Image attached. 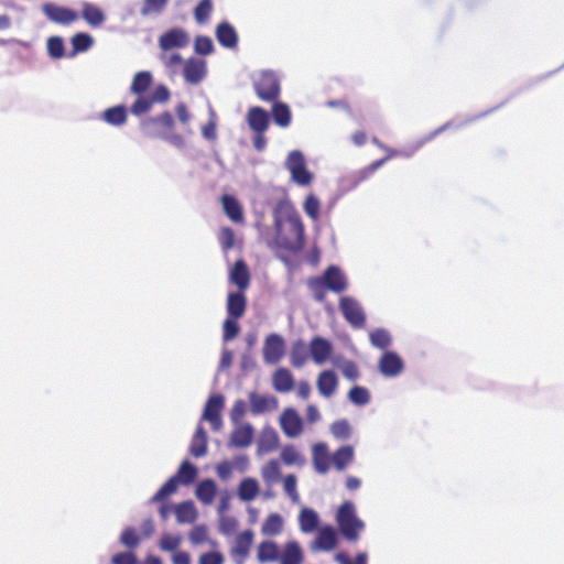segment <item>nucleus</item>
Returning <instances> with one entry per match:
<instances>
[{"label":"nucleus","mask_w":564,"mask_h":564,"mask_svg":"<svg viewBox=\"0 0 564 564\" xmlns=\"http://www.w3.org/2000/svg\"><path fill=\"white\" fill-rule=\"evenodd\" d=\"M274 237L269 247L275 251L296 254L305 245V227L295 207L279 203L273 212Z\"/></svg>","instance_id":"obj_1"},{"label":"nucleus","mask_w":564,"mask_h":564,"mask_svg":"<svg viewBox=\"0 0 564 564\" xmlns=\"http://www.w3.org/2000/svg\"><path fill=\"white\" fill-rule=\"evenodd\" d=\"M176 122L170 111L148 117L140 122L142 133L150 139H161L174 147L182 148L184 138L175 131Z\"/></svg>","instance_id":"obj_2"},{"label":"nucleus","mask_w":564,"mask_h":564,"mask_svg":"<svg viewBox=\"0 0 564 564\" xmlns=\"http://www.w3.org/2000/svg\"><path fill=\"white\" fill-rule=\"evenodd\" d=\"M337 524L340 533L348 541H357L364 522L356 517L354 503L345 501L338 509L336 516Z\"/></svg>","instance_id":"obj_3"},{"label":"nucleus","mask_w":564,"mask_h":564,"mask_svg":"<svg viewBox=\"0 0 564 564\" xmlns=\"http://www.w3.org/2000/svg\"><path fill=\"white\" fill-rule=\"evenodd\" d=\"M257 96L267 102L275 101L280 96V83L276 75L271 70L262 72L254 80Z\"/></svg>","instance_id":"obj_4"},{"label":"nucleus","mask_w":564,"mask_h":564,"mask_svg":"<svg viewBox=\"0 0 564 564\" xmlns=\"http://www.w3.org/2000/svg\"><path fill=\"white\" fill-rule=\"evenodd\" d=\"M286 169L291 178L300 186H307L313 181V174L307 170L304 155L301 151L294 150L289 153Z\"/></svg>","instance_id":"obj_5"},{"label":"nucleus","mask_w":564,"mask_h":564,"mask_svg":"<svg viewBox=\"0 0 564 564\" xmlns=\"http://www.w3.org/2000/svg\"><path fill=\"white\" fill-rule=\"evenodd\" d=\"M339 310L346 322L354 328H362L366 325V314L360 303L351 296H343L339 300Z\"/></svg>","instance_id":"obj_6"},{"label":"nucleus","mask_w":564,"mask_h":564,"mask_svg":"<svg viewBox=\"0 0 564 564\" xmlns=\"http://www.w3.org/2000/svg\"><path fill=\"white\" fill-rule=\"evenodd\" d=\"M158 43L161 51L184 48L189 44V35L182 28H172L160 35Z\"/></svg>","instance_id":"obj_7"},{"label":"nucleus","mask_w":564,"mask_h":564,"mask_svg":"<svg viewBox=\"0 0 564 564\" xmlns=\"http://www.w3.org/2000/svg\"><path fill=\"white\" fill-rule=\"evenodd\" d=\"M378 369L386 378H394L404 369L402 358L394 351H384L378 360Z\"/></svg>","instance_id":"obj_8"},{"label":"nucleus","mask_w":564,"mask_h":564,"mask_svg":"<svg viewBox=\"0 0 564 564\" xmlns=\"http://www.w3.org/2000/svg\"><path fill=\"white\" fill-rule=\"evenodd\" d=\"M253 538L254 534L251 530H245L236 536L234 546L230 551L236 564H243L246 558L249 556Z\"/></svg>","instance_id":"obj_9"},{"label":"nucleus","mask_w":564,"mask_h":564,"mask_svg":"<svg viewBox=\"0 0 564 564\" xmlns=\"http://www.w3.org/2000/svg\"><path fill=\"white\" fill-rule=\"evenodd\" d=\"M43 12L48 20L63 25H69L78 20V13L76 11L54 3L44 4Z\"/></svg>","instance_id":"obj_10"},{"label":"nucleus","mask_w":564,"mask_h":564,"mask_svg":"<svg viewBox=\"0 0 564 564\" xmlns=\"http://www.w3.org/2000/svg\"><path fill=\"white\" fill-rule=\"evenodd\" d=\"M224 406V397L221 394L212 395L204 408L203 419L212 424L214 431H219L221 427L220 412Z\"/></svg>","instance_id":"obj_11"},{"label":"nucleus","mask_w":564,"mask_h":564,"mask_svg":"<svg viewBox=\"0 0 564 564\" xmlns=\"http://www.w3.org/2000/svg\"><path fill=\"white\" fill-rule=\"evenodd\" d=\"M280 425L288 437H296L303 431V422L294 409H285L280 416Z\"/></svg>","instance_id":"obj_12"},{"label":"nucleus","mask_w":564,"mask_h":564,"mask_svg":"<svg viewBox=\"0 0 564 564\" xmlns=\"http://www.w3.org/2000/svg\"><path fill=\"white\" fill-rule=\"evenodd\" d=\"M329 291L334 293H343L348 288V282L345 274L336 265H329L321 275Z\"/></svg>","instance_id":"obj_13"},{"label":"nucleus","mask_w":564,"mask_h":564,"mask_svg":"<svg viewBox=\"0 0 564 564\" xmlns=\"http://www.w3.org/2000/svg\"><path fill=\"white\" fill-rule=\"evenodd\" d=\"M250 411L253 415L271 412L278 408V400L270 394L249 393Z\"/></svg>","instance_id":"obj_14"},{"label":"nucleus","mask_w":564,"mask_h":564,"mask_svg":"<svg viewBox=\"0 0 564 564\" xmlns=\"http://www.w3.org/2000/svg\"><path fill=\"white\" fill-rule=\"evenodd\" d=\"M247 122L254 133H264L270 124L269 113L261 107H251L248 110Z\"/></svg>","instance_id":"obj_15"},{"label":"nucleus","mask_w":564,"mask_h":564,"mask_svg":"<svg viewBox=\"0 0 564 564\" xmlns=\"http://www.w3.org/2000/svg\"><path fill=\"white\" fill-rule=\"evenodd\" d=\"M284 351V341L281 336L271 334L267 337L263 347V356L265 361L275 364L278 362Z\"/></svg>","instance_id":"obj_16"},{"label":"nucleus","mask_w":564,"mask_h":564,"mask_svg":"<svg viewBox=\"0 0 564 564\" xmlns=\"http://www.w3.org/2000/svg\"><path fill=\"white\" fill-rule=\"evenodd\" d=\"M183 74L187 83L198 84L206 75V63L198 58H189L184 63Z\"/></svg>","instance_id":"obj_17"},{"label":"nucleus","mask_w":564,"mask_h":564,"mask_svg":"<svg viewBox=\"0 0 564 564\" xmlns=\"http://www.w3.org/2000/svg\"><path fill=\"white\" fill-rule=\"evenodd\" d=\"M218 43L226 48L238 46V34L236 29L227 21L220 22L215 31Z\"/></svg>","instance_id":"obj_18"},{"label":"nucleus","mask_w":564,"mask_h":564,"mask_svg":"<svg viewBox=\"0 0 564 564\" xmlns=\"http://www.w3.org/2000/svg\"><path fill=\"white\" fill-rule=\"evenodd\" d=\"M312 459L315 470L319 474H326L329 470L332 456L325 443H317L312 449Z\"/></svg>","instance_id":"obj_19"},{"label":"nucleus","mask_w":564,"mask_h":564,"mask_svg":"<svg viewBox=\"0 0 564 564\" xmlns=\"http://www.w3.org/2000/svg\"><path fill=\"white\" fill-rule=\"evenodd\" d=\"M230 282L236 284L240 291L245 292L250 284V272L243 260H237L229 274Z\"/></svg>","instance_id":"obj_20"},{"label":"nucleus","mask_w":564,"mask_h":564,"mask_svg":"<svg viewBox=\"0 0 564 564\" xmlns=\"http://www.w3.org/2000/svg\"><path fill=\"white\" fill-rule=\"evenodd\" d=\"M310 351L313 360L321 365L329 358L332 354V345L325 338L315 337L310 344Z\"/></svg>","instance_id":"obj_21"},{"label":"nucleus","mask_w":564,"mask_h":564,"mask_svg":"<svg viewBox=\"0 0 564 564\" xmlns=\"http://www.w3.org/2000/svg\"><path fill=\"white\" fill-rule=\"evenodd\" d=\"M247 308V299L242 291L229 293L227 297L228 317L240 318Z\"/></svg>","instance_id":"obj_22"},{"label":"nucleus","mask_w":564,"mask_h":564,"mask_svg":"<svg viewBox=\"0 0 564 564\" xmlns=\"http://www.w3.org/2000/svg\"><path fill=\"white\" fill-rule=\"evenodd\" d=\"M338 386V379L334 371L324 370L319 373L317 378V389L318 392L325 397L329 398L334 394Z\"/></svg>","instance_id":"obj_23"},{"label":"nucleus","mask_w":564,"mask_h":564,"mask_svg":"<svg viewBox=\"0 0 564 564\" xmlns=\"http://www.w3.org/2000/svg\"><path fill=\"white\" fill-rule=\"evenodd\" d=\"M337 545V535L332 527L322 528L314 541V547L321 551H332Z\"/></svg>","instance_id":"obj_24"},{"label":"nucleus","mask_w":564,"mask_h":564,"mask_svg":"<svg viewBox=\"0 0 564 564\" xmlns=\"http://www.w3.org/2000/svg\"><path fill=\"white\" fill-rule=\"evenodd\" d=\"M272 384L276 392L286 393L294 387V378L286 368H279L272 378Z\"/></svg>","instance_id":"obj_25"},{"label":"nucleus","mask_w":564,"mask_h":564,"mask_svg":"<svg viewBox=\"0 0 564 564\" xmlns=\"http://www.w3.org/2000/svg\"><path fill=\"white\" fill-rule=\"evenodd\" d=\"M279 558L280 564H302L304 556L300 544L296 541H290L284 545Z\"/></svg>","instance_id":"obj_26"},{"label":"nucleus","mask_w":564,"mask_h":564,"mask_svg":"<svg viewBox=\"0 0 564 564\" xmlns=\"http://www.w3.org/2000/svg\"><path fill=\"white\" fill-rule=\"evenodd\" d=\"M83 19L93 28H99L104 24L106 17L102 10L89 2H84L82 6Z\"/></svg>","instance_id":"obj_27"},{"label":"nucleus","mask_w":564,"mask_h":564,"mask_svg":"<svg viewBox=\"0 0 564 564\" xmlns=\"http://www.w3.org/2000/svg\"><path fill=\"white\" fill-rule=\"evenodd\" d=\"M189 453L193 457L199 458L207 453V434L203 426H197L189 446Z\"/></svg>","instance_id":"obj_28"},{"label":"nucleus","mask_w":564,"mask_h":564,"mask_svg":"<svg viewBox=\"0 0 564 564\" xmlns=\"http://www.w3.org/2000/svg\"><path fill=\"white\" fill-rule=\"evenodd\" d=\"M280 458L286 466L303 467L306 463L304 455L292 444L282 447Z\"/></svg>","instance_id":"obj_29"},{"label":"nucleus","mask_w":564,"mask_h":564,"mask_svg":"<svg viewBox=\"0 0 564 564\" xmlns=\"http://www.w3.org/2000/svg\"><path fill=\"white\" fill-rule=\"evenodd\" d=\"M221 204L225 214L235 223L241 224L243 221V213L240 203L231 195H224Z\"/></svg>","instance_id":"obj_30"},{"label":"nucleus","mask_w":564,"mask_h":564,"mask_svg":"<svg viewBox=\"0 0 564 564\" xmlns=\"http://www.w3.org/2000/svg\"><path fill=\"white\" fill-rule=\"evenodd\" d=\"M354 447L345 445L335 451L332 455V463L338 470H344L354 459Z\"/></svg>","instance_id":"obj_31"},{"label":"nucleus","mask_w":564,"mask_h":564,"mask_svg":"<svg viewBox=\"0 0 564 564\" xmlns=\"http://www.w3.org/2000/svg\"><path fill=\"white\" fill-rule=\"evenodd\" d=\"M279 547L273 541H263L257 550V558L260 563L274 562L279 560Z\"/></svg>","instance_id":"obj_32"},{"label":"nucleus","mask_w":564,"mask_h":564,"mask_svg":"<svg viewBox=\"0 0 564 564\" xmlns=\"http://www.w3.org/2000/svg\"><path fill=\"white\" fill-rule=\"evenodd\" d=\"M216 492L217 487L213 479H205L200 481L196 487V497L200 502L205 505H209L214 501Z\"/></svg>","instance_id":"obj_33"},{"label":"nucleus","mask_w":564,"mask_h":564,"mask_svg":"<svg viewBox=\"0 0 564 564\" xmlns=\"http://www.w3.org/2000/svg\"><path fill=\"white\" fill-rule=\"evenodd\" d=\"M174 511L178 523H193L197 518V511L192 501L176 505Z\"/></svg>","instance_id":"obj_34"},{"label":"nucleus","mask_w":564,"mask_h":564,"mask_svg":"<svg viewBox=\"0 0 564 564\" xmlns=\"http://www.w3.org/2000/svg\"><path fill=\"white\" fill-rule=\"evenodd\" d=\"M388 161V158H382L379 160H376L371 162L369 165L365 166L364 169L357 171L350 176L351 184L354 186L359 185L364 181L368 180L379 167H381L386 162Z\"/></svg>","instance_id":"obj_35"},{"label":"nucleus","mask_w":564,"mask_h":564,"mask_svg":"<svg viewBox=\"0 0 564 564\" xmlns=\"http://www.w3.org/2000/svg\"><path fill=\"white\" fill-rule=\"evenodd\" d=\"M153 82L152 75L148 70L139 72L134 75L130 91L134 95H143L151 86Z\"/></svg>","instance_id":"obj_36"},{"label":"nucleus","mask_w":564,"mask_h":564,"mask_svg":"<svg viewBox=\"0 0 564 564\" xmlns=\"http://www.w3.org/2000/svg\"><path fill=\"white\" fill-rule=\"evenodd\" d=\"M102 119L111 126H122L127 121V108L122 105L106 109Z\"/></svg>","instance_id":"obj_37"},{"label":"nucleus","mask_w":564,"mask_h":564,"mask_svg":"<svg viewBox=\"0 0 564 564\" xmlns=\"http://www.w3.org/2000/svg\"><path fill=\"white\" fill-rule=\"evenodd\" d=\"M259 492V485L254 478H245L238 487V496L242 501L253 500Z\"/></svg>","instance_id":"obj_38"},{"label":"nucleus","mask_w":564,"mask_h":564,"mask_svg":"<svg viewBox=\"0 0 564 564\" xmlns=\"http://www.w3.org/2000/svg\"><path fill=\"white\" fill-rule=\"evenodd\" d=\"M371 345L378 349L387 350L392 343L390 333L384 328H376L369 333Z\"/></svg>","instance_id":"obj_39"},{"label":"nucleus","mask_w":564,"mask_h":564,"mask_svg":"<svg viewBox=\"0 0 564 564\" xmlns=\"http://www.w3.org/2000/svg\"><path fill=\"white\" fill-rule=\"evenodd\" d=\"M299 522L301 531L308 533L317 528L318 516L313 509L304 508L300 513Z\"/></svg>","instance_id":"obj_40"},{"label":"nucleus","mask_w":564,"mask_h":564,"mask_svg":"<svg viewBox=\"0 0 564 564\" xmlns=\"http://www.w3.org/2000/svg\"><path fill=\"white\" fill-rule=\"evenodd\" d=\"M306 286L316 302H324L328 288L321 276H312L306 280Z\"/></svg>","instance_id":"obj_41"},{"label":"nucleus","mask_w":564,"mask_h":564,"mask_svg":"<svg viewBox=\"0 0 564 564\" xmlns=\"http://www.w3.org/2000/svg\"><path fill=\"white\" fill-rule=\"evenodd\" d=\"M272 116L274 122L282 128H286L291 123V111L289 106L284 102H274Z\"/></svg>","instance_id":"obj_42"},{"label":"nucleus","mask_w":564,"mask_h":564,"mask_svg":"<svg viewBox=\"0 0 564 564\" xmlns=\"http://www.w3.org/2000/svg\"><path fill=\"white\" fill-rule=\"evenodd\" d=\"M261 477L269 485L276 482L281 478L280 463L271 459L264 464L261 468Z\"/></svg>","instance_id":"obj_43"},{"label":"nucleus","mask_w":564,"mask_h":564,"mask_svg":"<svg viewBox=\"0 0 564 564\" xmlns=\"http://www.w3.org/2000/svg\"><path fill=\"white\" fill-rule=\"evenodd\" d=\"M174 477H177L182 485H191L197 477V468L188 460H184Z\"/></svg>","instance_id":"obj_44"},{"label":"nucleus","mask_w":564,"mask_h":564,"mask_svg":"<svg viewBox=\"0 0 564 564\" xmlns=\"http://www.w3.org/2000/svg\"><path fill=\"white\" fill-rule=\"evenodd\" d=\"M159 58L172 74H176L180 67L183 65V58L180 53L161 51Z\"/></svg>","instance_id":"obj_45"},{"label":"nucleus","mask_w":564,"mask_h":564,"mask_svg":"<svg viewBox=\"0 0 564 564\" xmlns=\"http://www.w3.org/2000/svg\"><path fill=\"white\" fill-rule=\"evenodd\" d=\"M70 42L73 46L72 55H76L88 51L94 44V39L88 33L79 32L72 37Z\"/></svg>","instance_id":"obj_46"},{"label":"nucleus","mask_w":564,"mask_h":564,"mask_svg":"<svg viewBox=\"0 0 564 564\" xmlns=\"http://www.w3.org/2000/svg\"><path fill=\"white\" fill-rule=\"evenodd\" d=\"M154 106L153 99L150 96L138 95V98L133 101L130 107V111L132 115L139 117L148 113L152 110Z\"/></svg>","instance_id":"obj_47"},{"label":"nucleus","mask_w":564,"mask_h":564,"mask_svg":"<svg viewBox=\"0 0 564 564\" xmlns=\"http://www.w3.org/2000/svg\"><path fill=\"white\" fill-rule=\"evenodd\" d=\"M213 11L212 0H200L194 9V18L197 23L204 24L209 20Z\"/></svg>","instance_id":"obj_48"},{"label":"nucleus","mask_w":564,"mask_h":564,"mask_svg":"<svg viewBox=\"0 0 564 564\" xmlns=\"http://www.w3.org/2000/svg\"><path fill=\"white\" fill-rule=\"evenodd\" d=\"M348 398L356 405H365L370 401V393L367 388L355 386L349 390Z\"/></svg>","instance_id":"obj_49"},{"label":"nucleus","mask_w":564,"mask_h":564,"mask_svg":"<svg viewBox=\"0 0 564 564\" xmlns=\"http://www.w3.org/2000/svg\"><path fill=\"white\" fill-rule=\"evenodd\" d=\"M181 482L177 480V477L172 476L158 490V492L153 497V500L161 501L166 497L173 495L177 490Z\"/></svg>","instance_id":"obj_50"},{"label":"nucleus","mask_w":564,"mask_h":564,"mask_svg":"<svg viewBox=\"0 0 564 564\" xmlns=\"http://www.w3.org/2000/svg\"><path fill=\"white\" fill-rule=\"evenodd\" d=\"M252 441V429L250 425L237 429L232 433V442L240 447H246L251 444Z\"/></svg>","instance_id":"obj_51"},{"label":"nucleus","mask_w":564,"mask_h":564,"mask_svg":"<svg viewBox=\"0 0 564 564\" xmlns=\"http://www.w3.org/2000/svg\"><path fill=\"white\" fill-rule=\"evenodd\" d=\"M319 208L321 204L318 198L314 194H310L306 196L303 209L305 214L313 220H317L319 217Z\"/></svg>","instance_id":"obj_52"},{"label":"nucleus","mask_w":564,"mask_h":564,"mask_svg":"<svg viewBox=\"0 0 564 564\" xmlns=\"http://www.w3.org/2000/svg\"><path fill=\"white\" fill-rule=\"evenodd\" d=\"M337 367L341 371L343 376L346 377L348 380L355 381L359 378L360 372L357 365L354 361L344 359L337 362Z\"/></svg>","instance_id":"obj_53"},{"label":"nucleus","mask_w":564,"mask_h":564,"mask_svg":"<svg viewBox=\"0 0 564 564\" xmlns=\"http://www.w3.org/2000/svg\"><path fill=\"white\" fill-rule=\"evenodd\" d=\"M282 529V518L278 513L270 514L263 523L262 532L275 535Z\"/></svg>","instance_id":"obj_54"},{"label":"nucleus","mask_w":564,"mask_h":564,"mask_svg":"<svg viewBox=\"0 0 564 564\" xmlns=\"http://www.w3.org/2000/svg\"><path fill=\"white\" fill-rule=\"evenodd\" d=\"M238 318L227 317L223 324V338L225 341H229L237 337L239 334Z\"/></svg>","instance_id":"obj_55"},{"label":"nucleus","mask_w":564,"mask_h":564,"mask_svg":"<svg viewBox=\"0 0 564 564\" xmlns=\"http://www.w3.org/2000/svg\"><path fill=\"white\" fill-rule=\"evenodd\" d=\"M279 437L274 431L264 432L260 438V449L263 452H272L278 447Z\"/></svg>","instance_id":"obj_56"},{"label":"nucleus","mask_w":564,"mask_h":564,"mask_svg":"<svg viewBox=\"0 0 564 564\" xmlns=\"http://www.w3.org/2000/svg\"><path fill=\"white\" fill-rule=\"evenodd\" d=\"M330 432L336 438L347 440L350 436V425L346 420L335 421L330 426Z\"/></svg>","instance_id":"obj_57"},{"label":"nucleus","mask_w":564,"mask_h":564,"mask_svg":"<svg viewBox=\"0 0 564 564\" xmlns=\"http://www.w3.org/2000/svg\"><path fill=\"white\" fill-rule=\"evenodd\" d=\"M48 54L54 58H62L64 56V42L59 36H52L47 40Z\"/></svg>","instance_id":"obj_58"},{"label":"nucleus","mask_w":564,"mask_h":564,"mask_svg":"<svg viewBox=\"0 0 564 564\" xmlns=\"http://www.w3.org/2000/svg\"><path fill=\"white\" fill-rule=\"evenodd\" d=\"M219 243L224 251H228L235 246V232L229 227H224L220 229L218 235Z\"/></svg>","instance_id":"obj_59"},{"label":"nucleus","mask_w":564,"mask_h":564,"mask_svg":"<svg viewBox=\"0 0 564 564\" xmlns=\"http://www.w3.org/2000/svg\"><path fill=\"white\" fill-rule=\"evenodd\" d=\"M297 479L294 474L286 475L283 478V489L285 494L293 500H299V492H297Z\"/></svg>","instance_id":"obj_60"},{"label":"nucleus","mask_w":564,"mask_h":564,"mask_svg":"<svg viewBox=\"0 0 564 564\" xmlns=\"http://www.w3.org/2000/svg\"><path fill=\"white\" fill-rule=\"evenodd\" d=\"M167 1L169 0H144L141 14L147 17L151 13H159L166 7Z\"/></svg>","instance_id":"obj_61"},{"label":"nucleus","mask_w":564,"mask_h":564,"mask_svg":"<svg viewBox=\"0 0 564 564\" xmlns=\"http://www.w3.org/2000/svg\"><path fill=\"white\" fill-rule=\"evenodd\" d=\"M194 50L200 55H208L214 51V44L209 36H197L194 43Z\"/></svg>","instance_id":"obj_62"},{"label":"nucleus","mask_w":564,"mask_h":564,"mask_svg":"<svg viewBox=\"0 0 564 564\" xmlns=\"http://www.w3.org/2000/svg\"><path fill=\"white\" fill-rule=\"evenodd\" d=\"M225 557L218 552H206L203 553L198 558V564H224Z\"/></svg>","instance_id":"obj_63"},{"label":"nucleus","mask_w":564,"mask_h":564,"mask_svg":"<svg viewBox=\"0 0 564 564\" xmlns=\"http://www.w3.org/2000/svg\"><path fill=\"white\" fill-rule=\"evenodd\" d=\"M111 564H138V558L132 552H119L111 557Z\"/></svg>","instance_id":"obj_64"}]
</instances>
